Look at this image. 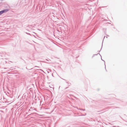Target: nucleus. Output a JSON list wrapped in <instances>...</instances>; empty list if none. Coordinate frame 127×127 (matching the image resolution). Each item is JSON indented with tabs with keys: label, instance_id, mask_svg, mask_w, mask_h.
<instances>
[{
	"label": "nucleus",
	"instance_id": "f03ea898",
	"mask_svg": "<svg viewBox=\"0 0 127 127\" xmlns=\"http://www.w3.org/2000/svg\"><path fill=\"white\" fill-rule=\"evenodd\" d=\"M3 13L2 11H0V15L2 14Z\"/></svg>",
	"mask_w": 127,
	"mask_h": 127
},
{
	"label": "nucleus",
	"instance_id": "f257e3e1",
	"mask_svg": "<svg viewBox=\"0 0 127 127\" xmlns=\"http://www.w3.org/2000/svg\"><path fill=\"white\" fill-rule=\"evenodd\" d=\"M8 11V9H5V10H2V11L3 13L4 12H7V11Z\"/></svg>",
	"mask_w": 127,
	"mask_h": 127
}]
</instances>
